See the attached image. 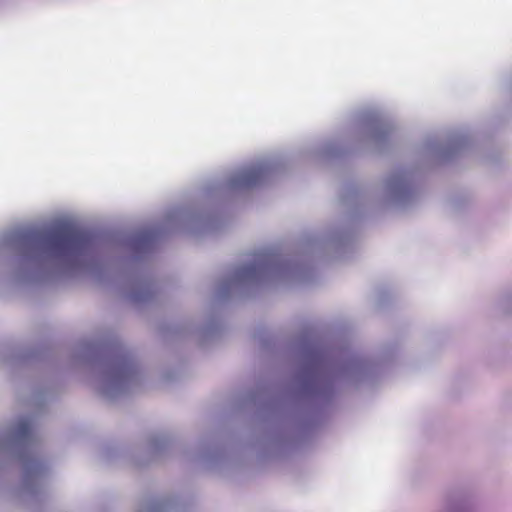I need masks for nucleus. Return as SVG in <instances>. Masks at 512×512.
I'll list each match as a JSON object with an SVG mask.
<instances>
[{"label": "nucleus", "instance_id": "obj_1", "mask_svg": "<svg viewBox=\"0 0 512 512\" xmlns=\"http://www.w3.org/2000/svg\"><path fill=\"white\" fill-rule=\"evenodd\" d=\"M47 249L56 255L64 256L85 250L90 244L87 233L70 226H61L44 237Z\"/></svg>", "mask_w": 512, "mask_h": 512}, {"label": "nucleus", "instance_id": "obj_2", "mask_svg": "<svg viewBox=\"0 0 512 512\" xmlns=\"http://www.w3.org/2000/svg\"><path fill=\"white\" fill-rule=\"evenodd\" d=\"M264 173V168L251 169L243 174L240 182L248 186L254 185L263 177Z\"/></svg>", "mask_w": 512, "mask_h": 512}]
</instances>
